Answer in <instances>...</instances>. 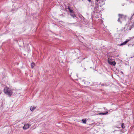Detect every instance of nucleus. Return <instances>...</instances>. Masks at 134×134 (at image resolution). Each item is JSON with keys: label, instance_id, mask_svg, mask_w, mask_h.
Here are the masks:
<instances>
[{"label": "nucleus", "instance_id": "1", "mask_svg": "<svg viewBox=\"0 0 134 134\" xmlns=\"http://www.w3.org/2000/svg\"><path fill=\"white\" fill-rule=\"evenodd\" d=\"M3 91L5 94H7L9 97H11L13 93L12 91L10 88L7 87L4 88Z\"/></svg>", "mask_w": 134, "mask_h": 134}, {"label": "nucleus", "instance_id": "2", "mask_svg": "<svg viewBox=\"0 0 134 134\" xmlns=\"http://www.w3.org/2000/svg\"><path fill=\"white\" fill-rule=\"evenodd\" d=\"M108 63L110 65L113 66H115L116 64V62L114 61H113L111 59L108 60Z\"/></svg>", "mask_w": 134, "mask_h": 134}, {"label": "nucleus", "instance_id": "3", "mask_svg": "<svg viewBox=\"0 0 134 134\" xmlns=\"http://www.w3.org/2000/svg\"><path fill=\"white\" fill-rule=\"evenodd\" d=\"M99 6L98 5H97V6L94 7L93 12L94 13H97L98 11H99Z\"/></svg>", "mask_w": 134, "mask_h": 134}, {"label": "nucleus", "instance_id": "4", "mask_svg": "<svg viewBox=\"0 0 134 134\" xmlns=\"http://www.w3.org/2000/svg\"><path fill=\"white\" fill-rule=\"evenodd\" d=\"M30 127L29 125V124H25L24 126L23 127V129L24 130H26L29 128Z\"/></svg>", "mask_w": 134, "mask_h": 134}, {"label": "nucleus", "instance_id": "5", "mask_svg": "<svg viewBox=\"0 0 134 134\" xmlns=\"http://www.w3.org/2000/svg\"><path fill=\"white\" fill-rule=\"evenodd\" d=\"M130 40H127L126 41H125V42H123V43H121V44L120 45V46H121L123 45H125L126 44L127 42H128Z\"/></svg>", "mask_w": 134, "mask_h": 134}, {"label": "nucleus", "instance_id": "6", "mask_svg": "<svg viewBox=\"0 0 134 134\" xmlns=\"http://www.w3.org/2000/svg\"><path fill=\"white\" fill-rule=\"evenodd\" d=\"M70 15L73 18H74L75 17H76V15L75 14V13H74V12L70 13Z\"/></svg>", "mask_w": 134, "mask_h": 134}, {"label": "nucleus", "instance_id": "7", "mask_svg": "<svg viewBox=\"0 0 134 134\" xmlns=\"http://www.w3.org/2000/svg\"><path fill=\"white\" fill-rule=\"evenodd\" d=\"M36 108V107H35V106H34L33 107H30V110L32 111L34 109H35Z\"/></svg>", "mask_w": 134, "mask_h": 134}, {"label": "nucleus", "instance_id": "8", "mask_svg": "<svg viewBox=\"0 0 134 134\" xmlns=\"http://www.w3.org/2000/svg\"><path fill=\"white\" fill-rule=\"evenodd\" d=\"M35 65V63L33 62H32L31 64L32 68H33L34 67Z\"/></svg>", "mask_w": 134, "mask_h": 134}, {"label": "nucleus", "instance_id": "9", "mask_svg": "<svg viewBox=\"0 0 134 134\" xmlns=\"http://www.w3.org/2000/svg\"><path fill=\"white\" fill-rule=\"evenodd\" d=\"M108 113V112H106L105 113H99V115H105L107 114Z\"/></svg>", "mask_w": 134, "mask_h": 134}, {"label": "nucleus", "instance_id": "10", "mask_svg": "<svg viewBox=\"0 0 134 134\" xmlns=\"http://www.w3.org/2000/svg\"><path fill=\"white\" fill-rule=\"evenodd\" d=\"M68 9L69 10V12H70V13L72 12H74L73 11V10L72 9H71L70 8V7L69 6H68Z\"/></svg>", "mask_w": 134, "mask_h": 134}, {"label": "nucleus", "instance_id": "11", "mask_svg": "<svg viewBox=\"0 0 134 134\" xmlns=\"http://www.w3.org/2000/svg\"><path fill=\"white\" fill-rule=\"evenodd\" d=\"M118 16L119 17V18H122V16H124V15L123 14H119Z\"/></svg>", "mask_w": 134, "mask_h": 134}, {"label": "nucleus", "instance_id": "12", "mask_svg": "<svg viewBox=\"0 0 134 134\" xmlns=\"http://www.w3.org/2000/svg\"><path fill=\"white\" fill-rule=\"evenodd\" d=\"M134 27V24H132V25L130 26L129 28V30H131V29L133 28Z\"/></svg>", "mask_w": 134, "mask_h": 134}, {"label": "nucleus", "instance_id": "13", "mask_svg": "<svg viewBox=\"0 0 134 134\" xmlns=\"http://www.w3.org/2000/svg\"><path fill=\"white\" fill-rule=\"evenodd\" d=\"M82 121L83 123L84 124L86 123V121L85 119H82Z\"/></svg>", "mask_w": 134, "mask_h": 134}, {"label": "nucleus", "instance_id": "14", "mask_svg": "<svg viewBox=\"0 0 134 134\" xmlns=\"http://www.w3.org/2000/svg\"><path fill=\"white\" fill-rule=\"evenodd\" d=\"M124 123H122L121 124V127L122 128V129H124L125 128V126H124Z\"/></svg>", "mask_w": 134, "mask_h": 134}, {"label": "nucleus", "instance_id": "15", "mask_svg": "<svg viewBox=\"0 0 134 134\" xmlns=\"http://www.w3.org/2000/svg\"><path fill=\"white\" fill-rule=\"evenodd\" d=\"M81 69L82 71H85V70H86V69L85 68H84L83 67H82Z\"/></svg>", "mask_w": 134, "mask_h": 134}, {"label": "nucleus", "instance_id": "16", "mask_svg": "<svg viewBox=\"0 0 134 134\" xmlns=\"http://www.w3.org/2000/svg\"><path fill=\"white\" fill-rule=\"evenodd\" d=\"M120 18H119L118 19V22H120V23H122V22L120 21Z\"/></svg>", "mask_w": 134, "mask_h": 134}, {"label": "nucleus", "instance_id": "17", "mask_svg": "<svg viewBox=\"0 0 134 134\" xmlns=\"http://www.w3.org/2000/svg\"><path fill=\"white\" fill-rule=\"evenodd\" d=\"M94 124H95V123L94 122V123H92V124H90L89 125H93Z\"/></svg>", "mask_w": 134, "mask_h": 134}, {"label": "nucleus", "instance_id": "18", "mask_svg": "<svg viewBox=\"0 0 134 134\" xmlns=\"http://www.w3.org/2000/svg\"><path fill=\"white\" fill-rule=\"evenodd\" d=\"M101 85L102 86H105L104 84H101Z\"/></svg>", "mask_w": 134, "mask_h": 134}, {"label": "nucleus", "instance_id": "19", "mask_svg": "<svg viewBox=\"0 0 134 134\" xmlns=\"http://www.w3.org/2000/svg\"><path fill=\"white\" fill-rule=\"evenodd\" d=\"M87 0L88 2H91V0Z\"/></svg>", "mask_w": 134, "mask_h": 134}, {"label": "nucleus", "instance_id": "20", "mask_svg": "<svg viewBox=\"0 0 134 134\" xmlns=\"http://www.w3.org/2000/svg\"><path fill=\"white\" fill-rule=\"evenodd\" d=\"M99 0H96V2H98V1H99Z\"/></svg>", "mask_w": 134, "mask_h": 134}]
</instances>
